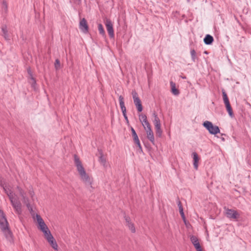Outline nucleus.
Wrapping results in <instances>:
<instances>
[{
    "mask_svg": "<svg viewBox=\"0 0 251 251\" xmlns=\"http://www.w3.org/2000/svg\"><path fill=\"white\" fill-rule=\"evenodd\" d=\"M29 82L30 83L32 87L35 89L36 88V81L31 75H30V78L29 79Z\"/></svg>",
    "mask_w": 251,
    "mask_h": 251,
    "instance_id": "23",
    "label": "nucleus"
},
{
    "mask_svg": "<svg viewBox=\"0 0 251 251\" xmlns=\"http://www.w3.org/2000/svg\"><path fill=\"white\" fill-rule=\"evenodd\" d=\"M183 210V208H182V206H179V210Z\"/></svg>",
    "mask_w": 251,
    "mask_h": 251,
    "instance_id": "33",
    "label": "nucleus"
},
{
    "mask_svg": "<svg viewBox=\"0 0 251 251\" xmlns=\"http://www.w3.org/2000/svg\"><path fill=\"white\" fill-rule=\"evenodd\" d=\"M2 7L4 12H6L7 10V5L6 2L3 1L2 4Z\"/></svg>",
    "mask_w": 251,
    "mask_h": 251,
    "instance_id": "29",
    "label": "nucleus"
},
{
    "mask_svg": "<svg viewBox=\"0 0 251 251\" xmlns=\"http://www.w3.org/2000/svg\"><path fill=\"white\" fill-rule=\"evenodd\" d=\"M192 59L194 62H195L197 57H196V53L194 50H191L190 51Z\"/></svg>",
    "mask_w": 251,
    "mask_h": 251,
    "instance_id": "27",
    "label": "nucleus"
},
{
    "mask_svg": "<svg viewBox=\"0 0 251 251\" xmlns=\"http://www.w3.org/2000/svg\"><path fill=\"white\" fill-rule=\"evenodd\" d=\"M1 30L2 32V35L3 36L4 38L6 40L9 39L8 34V31L6 26H3L1 28Z\"/></svg>",
    "mask_w": 251,
    "mask_h": 251,
    "instance_id": "19",
    "label": "nucleus"
},
{
    "mask_svg": "<svg viewBox=\"0 0 251 251\" xmlns=\"http://www.w3.org/2000/svg\"><path fill=\"white\" fill-rule=\"evenodd\" d=\"M104 24L110 37L113 38L114 37V33L111 21L109 19H106L105 20Z\"/></svg>",
    "mask_w": 251,
    "mask_h": 251,
    "instance_id": "11",
    "label": "nucleus"
},
{
    "mask_svg": "<svg viewBox=\"0 0 251 251\" xmlns=\"http://www.w3.org/2000/svg\"><path fill=\"white\" fill-rule=\"evenodd\" d=\"M74 160L75 165L80 176L81 180L88 189L89 190L94 189L93 178L86 173V171L82 165L81 162L80 161L79 158L75 155L74 156Z\"/></svg>",
    "mask_w": 251,
    "mask_h": 251,
    "instance_id": "2",
    "label": "nucleus"
},
{
    "mask_svg": "<svg viewBox=\"0 0 251 251\" xmlns=\"http://www.w3.org/2000/svg\"><path fill=\"white\" fill-rule=\"evenodd\" d=\"M182 218H183V219H185V216H184V212L183 213H182L180 214Z\"/></svg>",
    "mask_w": 251,
    "mask_h": 251,
    "instance_id": "31",
    "label": "nucleus"
},
{
    "mask_svg": "<svg viewBox=\"0 0 251 251\" xmlns=\"http://www.w3.org/2000/svg\"><path fill=\"white\" fill-rule=\"evenodd\" d=\"M225 209V215L227 218L235 221H237L240 218V214L237 211L226 208Z\"/></svg>",
    "mask_w": 251,
    "mask_h": 251,
    "instance_id": "7",
    "label": "nucleus"
},
{
    "mask_svg": "<svg viewBox=\"0 0 251 251\" xmlns=\"http://www.w3.org/2000/svg\"><path fill=\"white\" fill-rule=\"evenodd\" d=\"M0 185L8 197L11 203L17 213L20 214L22 211V204L17 195L18 193L22 197L23 202L26 204L28 209H31L30 202L34 200V192L32 189L29 190L26 195L20 187L18 186L16 188H13L1 178H0Z\"/></svg>",
    "mask_w": 251,
    "mask_h": 251,
    "instance_id": "1",
    "label": "nucleus"
},
{
    "mask_svg": "<svg viewBox=\"0 0 251 251\" xmlns=\"http://www.w3.org/2000/svg\"><path fill=\"white\" fill-rule=\"evenodd\" d=\"M222 95L223 97V100L225 104L226 109L231 117H233L234 116L233 113L232 112V109L231 108V106L230 105L228 98L227 97V96L225 91V90H222Z\"/></svg>",
    "mask_w": 251,
    "mask_h": 251,
    "instance_id": "8",
    "label": "nucleus"
},
{
    "mask_svg": "<svg viewBox=\"0 0 251 251\" xmlns=\"http://www.w3.org/2000/svg\"><path fill=\"white\" fill-rule=\"evenodd\" d=\"M98 30L99 31V33L103 36L105 37V32L104 30V28L102 26V25L101 24H99L98 25Z\"/></svg>",
    "mask_w": 251,
    "mask_h": 251,
    "instance_id": "21",
    "label": "nucleus"
},
{
    "mask_svg": "<svg viewBox=\"0 0 251 251\" xmlns=\"http://www.w3.org/2000/svg\"><path fill=\"white\" fill-rule=\"evenodd\" d=\"M152 115L154 117V120L152 122L154 125L156 136L160 137L163 132L161 129L160 120L155 112H154Z\"/></svg>",
    "mask_w": 251,
    "mask_h": 251,
    "instance_id": "5",
    "label": "nucleus"
},
{
    "mask_svg": "<svg viewBox=\"0 0 251 251\" xmlns=\"http://www.w3.org/2000/svg\"><path fill=\"white\" fill-rule=\"evenodd\" d=\"M0 228L7 240L13 241V235L9 226L5 215L2 210H0Z\"/></svg>",
    "mask_w": 251,
    "mask_h": 251,
    "instance_id": "3",
    "label": "nucleus"
},
{
    "mask_svg": "<svg viewBox=\"0 0 251 251\" xmlns=\"http://www.w3.org/2000/svg\"><path fill=\"white\" fill-rule=\"evenodd\" d=\"M49 244L51 246V247L55 250H57L58 249V245L57 244L55 241V240H54L53 241H52L50 243H49Z\"/></svg>",
    "mask_w": 251,
    "mask_h": 251,
    "instance_id": "26",
    "label": "nucleus"
},
{
    "mask_svg": "<svg viewBox=\"0 0 251 251\" xmlns=\"http://www.w3.org/2000/svg\"><path fill=\"white\" fill-rule=\"evenodd\" d=\"M131 130L132 135L133 139L137 137H138L137 134H136V133L135 130L133 129V128L131 127Z\"/></svg>",
    "mask_w": 251,
    "mask_h": 251,
    "instance_id": "30",
    "label": "nucleus"
},
{
    "mask_svg": "<svg viewBox=\"0 0 251 251\" xmlns=\"http://www.w3.org/2000/svg\"><path fill=\"white\" fill-rule=\"evenodd\" d=\"M40 230L43 233L44 237L51 233L48 226L42 228Z\"/></svg>",
    "mask_w": 251,
    "mask_h": 251,
    "instance_id": "22",
    "label": "nucleus"
},
{
    "mask_svg": "<svg viewBox=\"0 0 251 251\" xmlns=\"http://www.w3.org/2000/svg\"><path fill=\"white\" fill-rule=\"evenodd\" d=\"M179 212H180V214L183 213V210H180Z\"/></svg>",
    "mask_w": 251,
    "mask_h": 251,
    "instance_id": "34",
    "label": "nucleus"
},
{
    "mask_svg": "<svg viewBox=\"0 0 251 251\" xmlns=\"http://www.w3.org/2000/svg\"><path fill=\"white\" fill-rule=\"evenodd\" d=\"M192 157L193 159L194 167L196 170H197L199 166V161L200 158L199 157L198 154L195 152H193Z\"/></svg>",
    "mask_w": 251,
    "mask_h": 251,
    "instance_id": "16",
    "label": "nucleus"
},
{
    "mask_svg": "<svg viewBox=\"0 0 251 251\" xmlns=\"http://www.w3.org/2000/svg\"><path fill=\"white\" fill-rule=\"evenodd\" d=\"M55 68L56 70L59 69L60 67V63L58 59H56L54 64Z\"/></svg>",
    "mask_w": 251,
    "mask_h": 251,
    "instance_id": "28",
    "label": "nucleus"
},
{
    "mask_svg": "<svg viewBox=\"0 0 251 251\" xmlns=\"http://www.w3.org/2000/svg\"><path fill=\"white\" fill-rule=\"evenodd\" d=\"M119 100L120 106L121 109L122 110L123 116H124V118L126 120H127V117L126 115V106H125L124 99L123 97L121 95L119 97Z\"/></svg>",
    "mask_w": 251,
    "mask_h": 251,
    "instance_id": "15",
    "label": "nucleus"
},
{
    "mask_svg": "<svg viewBox=\"0 0 251 251\" xmlns=\"http://www.w3.org/2000/svg\"><path fill=\"white\" fill-rule=\"evenodd\" d=\"M133 140H134L135 143L137 145L138 147L139 148V150L140 151H142L141 145L140 144V142L139 139L138 138V137L134 138Z\"/></svg>",
    "mask_w": 251,
    "mask_h": 251,
    "instance_id": "24",
    "label": "nucleus"
},
{
    "mask_svg": "<svg viewBox=\"0 0 251 251\" xmlns=\"http://www.w3.org/2000/svg\"><path fill=\"white\" fill-rule=\"evenodd\" d=\"M139 120L141 122L144 129L145 130L147 138L153 144H154V136L151 126L148 121L147 116L145 115H139Z\"/></svg>",
    "mask_w": 251,
    "mask_h": 251,
    "instance_id": "4",
    "label": "nucleus"
},
{
    "mask_svg": "<svg viewBox=\"0 0 251 251\" xmlns=\"http://www.w3.org/2000/svg\"><path fill=\"white\" fill-rule=\"evenodd\" d=\"M213 38L212 36L207 34L204 38V42L206 45H210L213 42Z\"/></svg>",
    "mask_w": 251,
    "mask_h": 251,
    "instance_id": "18",
    "label": "nucleus"
},
{
    "mask_svg": "<svg viewBox=\"0 0 251 251\" xmlns=\"http://www.w3.org/2000/svg\"><path fill=\"white\" fill-rule=\"evenodd\" d=\"M34 219L37 223L38 228L39 230L42 228H44L47 226L44 220L39 215L36 214V216L34 217Z\"/></svg>",
    "mask_w": 251,
    "mask_h": 251,
    "instance_id": "12",
    "label": "nucleus"
},
{
    "mask_svg": "<svg viewBox=\"0 0 251 251\" xmlns=\"http://www.w3.org/2000/svg\"><path fill=\"white\" fill-rule=\"evenodd\" d=\"M79 28L84 33H87L88 31V26L86 20L83 18L79 22Z\"/></svg>",
    "mask_w": 251,
    "mask_h": 251,
    "instance_id": "14",
    "label": "nucleus"
},
{
    "mask_svg": "<svg viewBox=\"0 0 251 251\" xmlns=\"http://www.w3.org/2000/svg\"><path fill=\"white\" fill-rule=\"evenodd\" d=\"M126 220L129 228L132 232H134L135 231V228L134 227L133 224L129 221V219H128L127 218L126 219Z\"/></svg>",
    "mask_w": 251,
    "mask_h": 251,
    "instance_id": "20",
    "label": "nucleus"
},
{
    "mask_svg": "<svg viewBox=\"0 0 251 251\" xmlns=\"http://www.w3.org/2000/svg\"><path fill=\"white\" fill-rule=\"evenodd\" d=\"M170 85L171 87V92L172 93L176 96L178 95L179 94V92L178 89L176 88L175 83L173 81L170 82Z\"/></svg>",
    "mask_w": 251,
    "mask_h": 251,
    "instance_id": "17",
    "label": "nucleus"
},
{
    "mask_svg": "<svg viewBox=\"0 0 251 251\" xmlns=\"http://www.w3.org/2000/svg\"><path fill=\"white\" fill-rule=\"evenodd\" d=\"M203 126L211 134L215 135L220 132L219 127L213 125L211 122L206 121L203 123Z\"/></svg>",
    "mask_w": 251,
    "mask_h": 251,
    "instance_id": "6",
    "label": "nucleus"
},
{
    "mask_svg": "<svg viewBox=\"0 0 251 251\" xmlns=\"http://www.w3.org/2000/svg\"><path fill=\"white\" fill-rule=\"evenodd\" d=\"M177 204H178V206L179 208V206H182L180 201H178Z\"/></svg>",
    "mask_w": 251,
    "mask_h": 251,
    "instance_id": "32",
    "label": "nucleus"
},
{
    "mask_svg": "<svg viewBox=\"0 0 251 251\" xmlns=\"http://www.w3.org/2000/svg\"><path fill=\"white\" fill-rule=\"evenodd\" d=\"M190 240L196 249L197 251H202L199 240L196 236L191 235Z\"/></svg>",
    "mask_w": 251,
    "mask_h": 251,
    "instance_id": "13",
    "label": "nucleus"
},
{
    "mask_svg": "<svg viewBox=\"0 0 251 251\" xmlns=\"http://www.w3.org/2000/svg\"><path fill=\"white\" fill-rule=\"evenodd\" d=\"M132 95L134 101V103L137 109L138 112H140L143 110V107L141 104V101L138 97L137 92L133 90L132 92Z\"/></svg>",
    "mask_w": 251,
    "mask_h": 251,
    "instance_id": "9",
    "label": "nucleus"
},
{
    "mask_svg": "<svg viewBox=\"0 0 251 251\" xmlns=\"http://www.w3.org/2000/svg\"><path fill=\"white\" fill-rule=\"evenodd\" d=\"M44 237L47 240L49 243L51 242L52 241L55 240L53 236L51 235V233L48 234V235H46Z\"/></svg>",
    "mask_w": 251,
    "mask_h": 251,
    "instance_id": "25",
    "label": "nucleus"
},
{
    "mask_svg": "<svg viewBox=\"0 0 251 251\" xmlns=\"http://www.w3.org/2000/svg\"><path fill=\"white\" fill-rule=\"evenodd\" d=\"M99 161L100 164L104 168H106L108 166V163L107 161L106 157L104 155L101 150H98Z\"/></svg>",
    "mask_w": 251,
    "mask_h": 251,
    "instance_id": "10",
    "label": "nucleus"
},
{
    "mask_svg": "<svg viewBox=\"0 0 251 251\" xmlns=\"http://www.w3.org/2000/svg\"><path fill=\"white\" fill-rule=\"evenodd\" d=\"M182 78L184 79V78H185L186 77H184V76H183V77H182Z\"/></svg>",
    "mask_w": 251,
    "mask_h": 251,
    "instance_id": "35",
    "label": "nucleus"
}]
</instances>
